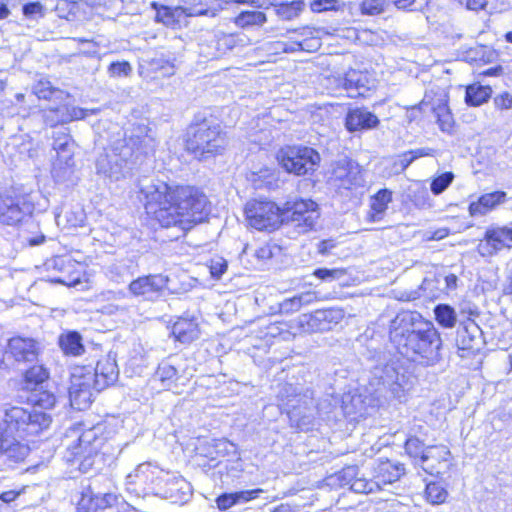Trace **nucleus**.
<instances>
[{"mask_svg":"<svg viewBox=\"0 0 512 512\" xmlns=\"http://www.w3.org/2000/svg\"><path fill=\"white\" fill-rule=\"evenodd\" d=\"M276 251H279L278 246L267 243L257 248L254 251V256L259 260H268L274 256Z\"/></svg>","mask_w":512,"mask_h":512,"instance_id":"0e129e2a","label":"nucleus"},{"mask_svg":"<svg viewBox=\"0 0 512 512\" xmlns=\"http://www.w3.org/2000/svg\"><path fill=\"white\" fill-rule=\"evenodd\" d=\"M51 422V416L37 408L13 406L4 411L0 421V435L18 438L36 436L47 429Z\"/></svg>","mask_w":512,"mask_h":512,"instance_id":"0eeeda50","label":"nucleus"},{"mask_svg":"<svg viewBox=\"0 0 512 512\" xmlns=\"http://www.w3.org/2000/svg\"><path fill=\"white\" fill-rule=\"evenodd\" d=\"M366 358L371 361L367 388L369 393L379 405L383 403L382 399L394 398L401 401L405 396V375L400 371L399 361L374 346H368Z\"/></svg>","mask_w":512,"mask_h":512,"instance_id":"20e7f679","label":"nucleus"},{"mask_svg":"<svg viewBox=\"0 0 512 512\" xmlns=\"http://www.w3.org/2000/svg\"><path fill=\"white\" fill-rule=\"evenodd\" d=\"M245 215L248 224L259 231L271 232L283 223V209L272 201H249L245 206Z\"/></svg>","mask_w":512,"mask_h":512,"instance_id":"1a4fd4ad","label":"nucleus"},{"mask_svg":"<svg viewBox=\"0 0 512 512\" xmlns=\"http://www.w3.org/2000/svg\"><path fill=\"white\" fill-rule=\"evenodd\" d=\"M109 271L111 274H116V276L119 278L117 279V281H119L120 279L124 281L125 277H131L134 274L133 272L129 271V266L124 263H117L111 265Z\"/></svg>","mask_w":512,"mask_h":512,"instance_id":"774afa93","label":"nucleus"},{"mask_svg":"<svg viewBox=\"0 0 512 512\" xmlns=\"http://www.w3.org/2000/svg\"><path fill=\"white\" fill-rule=\"evenodd\" d=\"M435 150L429 147L417 148L399 155L392 163L391 171L394 174L404 172L416 159L425 156H434Z\"/></svg>","mask_w":512,"mask_h":512,"instance_id":"473e14b6","label":"nucleus"},{"mask_svg":"<svg viewBox=\"0 0 512 512\" xmlns=\"http://www.w3.org/2000/svg\"><path fill=\"white\" fill-rule=\"evenodd\" d=\"M216 53L215 57H220L234 49L239 43H243V39L237 34L217 33L214 37Z\"/></svg>","mask_w":512,"mask_h":512,"instance_id":"e433bc0d","label":"nucleus"},{"mask_svg":"<svg viewBox=\"0 0 512 512\" xmlns=\"http://www.w3.org/2000/svg\"><path fill=\"white\" fill-rule=\"evenodd\" d=\"M345 3L341 0H312L310 9L315 13L343 10Z\"/></svg>","mask_w":512,"mask_h":512,"instance_id":"8fccbe9b","label":"nucleus"},{"mask_svg":"<svg viewBox=\"0 0 512 512\" xmlns=\"http://www.w3.org/2000/svg\"><path fill=\"white\" fill-rule=\"evenodd\" d=\"M17 437L2 436V462H19L28 454V447L21 444Z\"/></svg>","mask_w":512,"mask_h":512,"instance_id":"2f4dec72","label":"nucleus"},{"mask_svg":"<svg viewBox=\"0 0 512 512\" xmlns=\"http://www.w3.org/2000/svg\"><path fill=\"white\" fill-rule=\"evenodd\" d=\"M95 503H97L98 510L112 507L118 501V496L114 493H105L103 495H94Z\"/></svg>","mask_w":512,"mask_h":512,"instance_id":"e2e57ef3","label":"nucleus"},{"mask_svg":"<svg viewBox=\"0 0 512 512\" xmlns=\"http://www.w3.org/2000/svg\"><path fill=\"white\" fill-rule=\"evenodd\" d=\"M313 275L322 281H332L340 279L345 275L344 269H328L318 268L313 272Z\"/></svg>","mask_w":512,"mask_h":512,"instance_id":"5fc2aeb1","label":"nucleus"},{"mask_svg":"<svg viewBox=\"0 0 512 512\" xmlns=\"http://www.w3.org/2000/svg\"><path fill=\"white\" fill-rule=\"evenodd\" d=\"M359 474V468L357 465H349L344 467L342 470L337 473L329 476L327 478V484L330 486L338 485L340 487H344L347 485H351L353 480Z\"/></svg>","mask_w":512,"mask_h":512,"instance_id":"a19ab883","label":"nucleus"},{"mask_svg":"<svg viewBox=\"0 0 512 512\" xmlns=\"http://www.w3.org/2000/svg\"><path fill=\"white\" fill-rule=\"evenodd\" d=\"M379 124V118L366 107L350 108L345 116V127L352 133L371 130Z\"/></svg>","mask_w":512,"mask_h":512,"instance_id":"6ab92c4d","label":"nucleus"},{"mask_svg":"<svg viewBox=\"0 0 512 512\" xmlns=\"http://www.w3.org/2000/svg\"><path fill=\"white\" fill-rule=\"evenodd\" d=\"M319 217L318 205L311 199L287 202L283 208V222L293 224L299 234L313 230Z\"/></svg>","mask_w":512,"mask_h":512,"instance_id":"9d476101","label":"nucleus"},{"mask_svg":"<svg viewBox=\"0 0 512 512\" xmlns=\"http://www.w3.org/2000/svg\"><path fill=\"white\" fill-rule=\"evenodd\" d=\"M170 279L164 274H149L132 280L128 285L129 292L135 297L146 301H155L168 288Z\"/></svg>","mask_w":512,"mask_h":512,"instance_id":"4468645a","label":"nucleus"},{"mask_svg":"<svg viewBox=\"0 0 512 512\" xmlns=\"http://www.w3.org/2000/svg\"><path fill=\"white\" fill-rule=\"evenodd\" d=\"M511 247L512 227H493L486 230L477 245V251L482 257H491L502 249Z\"/></svg>","mask_w":512,"mask_h":512,"instance_id":"2eb2a0df","label":"nucleus"},{"mask_svg":"<svg viewBox=\"0 0 512 512\" xmlns=\"http://www.w3.org/2000/svg\"><path fill=\"white\" fill-rule=\"evenodd\" d=\"M276 159L287 173L296 176L313 174L321 162L319 152L306 145L284 146L277 152Z\"/></svg>","mask_w":512,"mask_h":512,"instance_id":"6e6552de","label":"nucleus"},{"mask_svg":"<svg viewBox=\"0 0 512 512\" xmlns=\"http://www.w3.org/2000/svg\"><path fill=\"white\" fill-rule=\"evenodd\" d=\"M492 89L490 86L472 84L467 86L465 92V102L468 106H480L491 98Z\"/></svg>","mask_w":512,"mask_h":512,"instance_id":"72a5a7b5","label":"nucleus"},{"mask_svg":"<svg viewBox=\"0 0 512 512\" xmlns=\"http://www.w3.org/2000/svg\"><path fill=\"white\" fill-rule=\"evenodd\" d=\"M329 181L338 190L357 189L365 183L361 167L350 159H342L335 164Z\"/></svg>","mask_w":512,"mask_h":512,"instance_id":"ddd939ff","label":"nucleus"},{"mask_svg":"<svg viewBox=\"0 0 512 512\" xmlns=\"http://www.w3.org/2000/svg\"><path fill=\"white\" fill-rule=\"evenodd\" d=\"M455 176L452 172H444L432 179L430 189L434 195L443 193L453 182Z\"/></svg>","mask_w":512,"mask_h":512,"instance_id":"3c124183","label":"nucleus"},{"mask_svg":"<svg viewBox=\"0 0 512 512\" xmlns=\"http://www.w3.org/2000/svg\"><path fill=\"white\" fill-rule=\"evenodd\" d=\"M49 373L43 365H34L24 374L23 388L26 390H36L41 387L43 382L47 380Z\"/></svg>","mask_w":512,"mask_h":512,"instance_id":"f704fd0d","label":"nucleus"},{"mask_svg":"<svg viewBox=\"0 0 512 512\" xmlns=\"http://www.w3.org/2000/svg\"><path fill=\"white\" fill-rule=\"evenodd\" d=\"M156 376L163 383L166 381H172L177 376V369L170 364L163 363V364L159 365V367L156 371Z\"/></svg>","mask_w":512,"mask_h":512,"instance_id":"4d7b16f0","label":"nucleus"},{"mask_svg":"<svg viewBox=\"0 0 512 512\" xmlns=\"http://www.w3.org/2000/svg\"><path fill=\"white\" fill-rule=\"evenodd\" d=\"M367 75L361 71L349 70L343 79V88L350 97L363 96L368 90Z\"/></svg>","mask_w":512,"mask_h":512,"instance_id":"c756f323","label":"nucleus"},{"mask_svg":"<svg viewBox=\"0 0 512 512\" xmlns=\"http://www.w3.org/2000/svg\"><path fill=\"white\" fill-rule=\"evenodd\" d=\"M422 457L421 468L428 474L434 475L439 474L440 471L437 469L435 462L441 464L447 462L450 457L449 449L444 445H432L427 446L425 454Z\"/></svg>","mask_w":512,"mask_h":512,"instance_id":"bb28decb","label":"nucleus"},{"mask_svg":"<svg viewBox=\"0 0 512 512\" xmlns=\"http://www.w3.org/2000/svg\"><path fill=\"white\" fill-rule=\"evenodd\" d=\"M425 494L428 502L433 505L444 503L448 496L446 489L436 482H431L426 485Z\"/></svg>","mask_w":512,"mask_h":512,"instance_id":"09e8293b","label":"nucleus"},{"mask_svg":"<svg viewBox=\"0 0 512 512\" xmlns=\"http://www.w3.org/2000/svg\"><path fill=\"white\" fill-rule=\"evenodd\" d=\"M404 448L407 455L414 459L415 466L421 467L422 457L427 448L424 442L418 437L411 436L406 440Z\"/></svg>","mask_w":512,"mask_h":512,"instance_id":"a18cd8bd","label":"nucleus"},{"mask_svg":"<svg viewBox=\"0 0 512 512\" xmlns=\"http://www.w3.org/2000/svg\"><path fill=\"white\" fill-rule=\"evenodd\" d=\"M163 473L150 463L139 464L136 469L127 475V489L134 492L152 493L153 486L159 483Z\"/></svg>","mask_w":512,"mask_h":512,"instance_id":"f3484780","label":"nucleus"},{"mask_svg":"<svg viewBox=\"0 0 512 512\" xmlns=\"http://www.w3.org/2000/svg\"><path fill=\"white\" fill-rule=\"evenodd\" d=\"M404 474V464L392 462L388 459H378L377 464L374 467L373 479L377 484L378 490H381L383 485L392 484L398 481Z\"/></svg>","mask_w":512,"mask_h":512,"instance_id":"4be33fe9","label":"nucleus"},{"mask_svg":"<svg viewBox=\"0 0 512 512\" xmlns=\"http://www.w3.org/2000/svg\"><path fill=\"white\" fill-rule=\"evenodd\" d=\"M277 398L293 426L301 431L312 427L317 408L313 390L284 383L279 387Z\"/></svg>","mask_w":512,"mask_h":512,"instance_id":"423d86ee","label":"nucleus"},{"mask_svg":"<svg viewBox=\"0 0 512 512\" xmlns=\"http://www.w3.org/2000/svg\"><path fill=\"white\" fill-rule=\"evenodd\" d=\"M152 7L157 11L156 21L161 22L168 27L174 28L176 26L178 23L176 19V13H178L180 8L172 10L168 6L158 5L155 2L152 3Z\"/></svg>","mask_w":512,"mask_h":512,"instance_id":"de8ad7c7","label":"nucleus"},{"mask_svg":"<svg viewBox=\"0 0 512 512\" xmlns=\"http://www.w3.org/2000/svg\"><path fill=\"white\" fill-rule=\"evenodd\" d=\"M95 501L94 495L82 493V497L77 504V512H97L98 507Z\"/></svg>","mask_w":512,"mask_h":512,"instance_id":"6e6d98bb","label":"nucleus"},{"mask_svg":"<svg viewBox=\"0 0 512 512\" xmlns=\"http://www.w3.org/2000/svg\"><path fill=\"white\" fill-rule=\"evenodd\" d=\"M385 0H363L360 5L361 13L364 15H378L385 10Z\"/></svg>","mask_w":512,"mask_h":512,"instance_id":"864d4df0","label":"nucleus"},{"mask_svg":"<svg viewBox=\"0 0 512 512\" xmlns=\"http://www.w3.org/2000/svg\"><path fill=\"white\" fill-rule=\"evenodd\" d=\"M138 193L147 213L162 227L186 232L208 214V198L194 186L169 185L158 179L143 178L138 182Z\"/></svg>","mask_w":512,"mask_h":512,"instance_id":"f257e3e1","label":"nucleus"},{"mask_svg":"<svg viewBox=\"0 0 512 512\" xmlns=\"http://www.w3.org/2000/svg\"><path fill=\"white\" fill-rule=\"evenodd\" d=\"M17 198L0 193V224L15 225L26 215Z\"/></svg>","mask_w":512,"mask_h":512,"instance_id":"b1692460","label":"nucleus"},{"mask_svg":"<svg viewBox=\"0 0 512 512\" xmlns=\"http://www.w3.org/2000/svg\"><path fill=\"white\" fill-rule=\"evenodd\" d=\"M312 299L311 293H304L285 299L279 304V312L286 315L293 314L299 311L303 305L310 303Z\"/></svg>","mask_w":512,"mask_h":512,"instance_id":"79ce46f5","label":"nucleus"},{"mask_svg":"<svg viewBox=\"0 0 512 512\" xmlns=\"http://www.w3.org/2000/svg\"><path fill=\"white\" fill-rule=\"evenodd\" d=\"M82 336L77 331H68L58 337V344L63 353L67 356H81L85 353V346Z\"/></svg>","mask_w":512,"mask_h":512,"instance_id":"7c9ffc66","label":"nucleus"},{"mask_svg":"<svg viewBox=\"0 0 512 512\" xmlns=\"http://www.w3.org/2000/svg\"><path fill=\"white\" fill-rule=\"evenodd\" d=\"M389 339L399 354L422 366H434L442 360L440 333L418 313H398L390 321Z\"/></svg>","mask_w":512,"mask_h":512,"instance_id":"f03ea898","label":"nucleus"},{"mask_svg":"<svg viewBox=\"0 0 512 512\" xmlns=\"http://www.w3.org/2000/svg\"><path fill=\"white\" fill-rule=\"evenodd\" d=\"M171 333L177 341L189 344L199 338L200 330L195 318L179 317L172 325Z\"/></svg>","mask_w":512,"mask_h":512,"instance_id":"393cba45","label":"nucleus"},{"mask_svg":"<svg viewBox=\"0 0 512 512\" xmlns=\"http://www.w3.org/2000/svg\"><path fill=\"white\" fill-rule=\"evenodd\" d=\"M267 22V16L261 11H242L236 16L234 23L236 26L247 29L249 27H261Z\"/></svg>","mask_w":512,"mask_h":512,"instance_id":"58836bf2","label":"nucleus"},{"mask_svg":"<svg viewBox=\"0 0 512 512\" xmlns=\"http://www.w3.org/2000/svg\"><path fill=\"white\" fill-rule=\"evenodd\" d=\"M467 321L461 322L456 333V346L459 350H472L474 349L475 342L481 334L480 327L471 319V317L478 316L476 309L469 308Z\"/></svg>","mask_w":512,"mask_h":512,"instance_id":"412c9836","label":"nucleus"},{"mask_svg":"<svg viewBox=\"0 0 512 512\" xmlns=\"http://www.w3.org/2000/svg\"><path fill=\"white\" fill-rule=\"evenodd\" d=\"M72 407L77 410H85L93 401L96 389L92 370L86 367H76L71 373L68 389Z\"/></svg>","mask_w":512,"mask_h":512,"instance_id":"f8f14e48","label":"nucleus"},{"mask_svg":"<svg viewBox=\"0 0 512 512\" xmlns=\"http://www.w3.org/2000/svg\"><path fill=\"white\" fill-rule=\"evenodd\" d=\"M437 123L441 131L451 134L454 125V119L447 103L442 102L433 108Z\"/></svg>","mask_w":512,"mask_h":512,"instance_id":"c03bdc74","label":"nucleus"},{"mask_svg":"<svg viewBox=\"0 0 512 512\" xmlns=\"http://www.w3.org/2000/svg\"><path fill=\"white\" fill-rule=\"evenodd\" d=\"M102 432L100 425L94 426L84 431L78 437V443L69 448L73 457L71 460L78 463L79 469L87 472L94 465V457L104 444V438L99 434Z\"/></svg>","mask_w":512,"mask_h":512,"instance_id":"9b49d317","label":"nucleus"},{"mask_svg":"<svg viewBox=\"0 0 512 512\" xmlns=\"http://www.w3.org/2000/svg\"><path fill=\"white\" fill-rule=\"evenodd\" d=\"M30 401L34 403L33 408L51 409L56 403V397L53 393L43 390L42 386L31 390Z\"/></svg>","mask_w":512,"mask_h":512,"instance_id":"49530a36","label":"nucleus"},{"mask_svg":"<svg viewBox=\"0 0 512 512\" xmlns=\"http://www.w3.org/2000/svg\"><path fill=\"white\" fill-rule=\"evenodd\" d=\"M85 115V111L82 108L62 104L54 108L45 109L43 119L46 125L54 127L58 124H65L73 120L83 119Z\"/></svg>","mask_w":512,"mask_h":512,"instance_id":"5701e85b","label":"nucleus"},{"mask_svg":"<svg viewBox=\"0 0 512 512\" xmlns=\"http://www.w3.org/2000/svg\"><path fill=\"white\" fill-rule=\"evenodd\" d=\"M318 44H319L318 40H315V39H313L309 42L308 41H304V42L295 41L290 44H285L283 51L286 53H292V52H297V51H309L311 48L315 47Z\"/></svg>","mask_w":512,"mask_h":512,"instance_id":"13d9d810","label":"nucleus"},{"mask_svg":"<svg viewBox=\"0 0 512 512\" xmlns=\"http://www.w3.org/2000/svg\"><path fill=\"white\" fill-rule=\"evenodd\" d=\"M507 194L504 191H495L486 193L479 197L475 202L469 205V213L471 216H483L494 209L499 204L506 201Z\"/></svg>","mask_w":512,"mask_h":512,"instance_id":"a878e982","label":"nucleus"},{"mask_svg":"<svg viewBox=\"0 0 512 512\" xmlns=\"http://www.w3.org/2000/svg\"><path fill=\"white\" fill-rule=\"evenodd\" d=\"M392 201V191L389 189H381L371 197V210L373 221L381 219L382 214L387 210L388 204Z\"/></svg>","mask_w":512,"mask_h":512,"instance_id":"c9c22d12","label":"nucleus"},{"mask_svg":"<svg viewBox=\"0 0 512 512\" xmlns=\"http://www.w3.org/2000/svg\"><path fill=\"white\" fill-rule=\"evenodd\" d=\"M262 492V489H253L233 493H222L216 498L215 502L219 510L226 511L235 505L244 504L257 498Z\"/></svg>","mask_w":512,"mask_h":512,"instance_id":"cd10ccee","label":"nucleus"},{"mask_svg":"<svg viewBox=\"0 0 512 512\" xmlns=\"http://www.w3.org/2000/svg\"><path fill=\"white\" fill-rule=\"evenodd\" d=\"M301 326H306L308 332H324L330 330V325L324 323V314L316 310L311 314H303L300 317Z\"/></svg>","mask_w":512,"mask_h":512,"instance_id":"ea45409f","label":"nucleus"},{"mask_svg":"<svg viewBox=\"0 0 512 512\" xmlns=\"http://www.w3.org/2000/svg\"><path fill=\"white\" fill-rule=\"evenodd\" d=\"M22 12L27 18L43 17L44 7L40 2H29L23 5Z\"/></svg>","mask_w":512,"mask_h":512,"instance_id":"680f3d73","label":"nucleus"},{"mask_svg":"<svg viewBox=\"0 0 512 512\" xmlns=\"http://www.w3.org/2000/svg\"><path fill=\"white\" fill-rule=\"evenodd\" d=\"M496 110L504 111L512 109V95L509 92H502L493 98Z\"/></svg>","mask_w":512,"mask_h":512,"instance_id":"052dcab7","label":"nucleus"},{"mask_svg":"<svg viewBox=\"0 0 512 512\" xmlns=\"http://www.w3.org/2000/svg\"><path fill=\"white\" fill-rule=\"evenodd\" d=\"M132 67L126 62H112L108 67V72L111 76L120 77L127 76L131 73Z\"/></svg>","mask_w":512,"mask_h":512,"instance_id":"bf43d9fd","label":"nucleus"},{"mask_svg":"<svg viewBox=\"0 0 512 512\" xmlns=\"http://www.w3.org/2000/svg\"><path fill=\"white\" fill-rule=\"evenodd\" d=\"M92 375L95 379L96 389L102 391L113 385L119 377V369L115 357L107 355L98 360Z\"/></svg>","mask_w":512,"mask_h":512,"instance_id":"aec40b11","label":"nucleus"},{"mask_svg":"<svg viewBox=\"0 0 512 512\" xmlns=\"http://www.w3.org/2000/svg\"><path fill=\"white\" fill-rule=\"evenodd\" d=\"M53 149L57 152L60 161H63L66 165H69V161L72 157V149L74 147V141L70 136L68 129L61 127L56 131H53Z\"/></svg>","mask_w":512,"mask_h":512,"instance_id":"c85d7f7f","label":"nucleus"},{"mask_svg":"<svg viewBox=\"0 0 512 512\" xmlns=\"http://www.w3.org/2000/svg\"><path fill=\"white\" fill-rule=\"evenodd\" d=\"M40 352V343L31 337L14 336L5 348V354L18 363L36 362Z\"/></svg>","mask_w":512,"mask_h":512,"instance_id":"dca6fc26","label":"nucleus"},{"mask_svg":"<svg viewBox=\"0 0 512 512\" xmlns=\"http://www.w3.org/2000/svg\"><path fill=\"white\" fill-rule=\"evenodd\" d=\"M148 132L146 125H134L129 134L125 133L122 139L114 141L110 148L98 155L95 162L97 174L111 181L124 178L138 158L151 147L153 139Z\"/></svg>","mask_w":512,"mask_h":512,"instance_id":"7ed1b4c3","label":"nucleus"},{"mask_svg":"<svg viewBox=\"0 0 512 512\" xmlns=\"http://www.w3.org/2000/svg\"><path fill=\"white\" fill-rule=\"evenodd\" d=\"M321 312L324 314V323L330 325L337 324L344 317L342 310L339 309H323Z\"/></svg>","mask_w":512,"mask_h":512,"instance_id":"69168bd1","label":"nucleus"},{"mask_svg":"<svg viewBox=\"0 0 512 512\" xmlns=\"http://www.w3.org/2000/svg\"><path fill=\"white\" fill-rule=\"evenodd\" d=\"M226 270L227 262L224 259L218 258L211 261L210 273L213 278L220 279Z\"/></svg>","mask_w":512,"mask_h":512,"instance_id":"338daca9","label":"nucleus"},{"mask_svg":"<svg viewBox=\"0 0 512 512\" xmlns=\"http://www.w3.org/2000/svg\"><path fill=\"white\" fill-rule=\"evenodd\" d=\"M350 489L355 493H373L378 491L377 484L373 480H367L363 477L356 476L351 485Z\"/></svg>","mask_w":512,"mask_h":512,"instance_id":"603ef678","label":"nucleus"},{"mask_svg":"<svg viewBox=\"0 0 512 512\" xmlns=\"http://www.w3.org/2000/svg\"><path fill=\"white\" fill-rule=\"evenodd\" d=\"M190 494V485L182 477L163 474L159 483L153 486V495L171 500L172 502L186 501Z\"/></svg>","mask_w":512,"mask_h":512,"instance_id":"a211bd4d","label":"nucleus"},{"mask_svg":"<svg viewBox=\"0 0 512 512\" xmlns=\"http://www.w3.org/2000/svg\"><path fill=\"white\" fill-rule=\"evenodd\" d=\"M304 2L302 0H294L289 3L274 4L276 15L284 21H291L300 16L304 10Z\"/></svg>","mask_w":512,"mask_h":512,"instance_id":"4c0bfd02","label":"nucleus"},{"mask_svg":"<svg viewBox=\"0 0 512 512\" xmlns=\"http://www.w3.org/2000/svg\"><path fill=\"white\" fill-rule=\"evenodd\" d=\"M435 319L444 328H452L457 321V315L453 307L448 304H438L434 308Z\"/></svg>","mask_w":512,"mask_h":512,"instance_id":"37998d69","label":"nucleus"},{"mask_svg":"<svg viewBox=\"0 0 512 512\" xmlns=\"http://www.w3.org/2000/svg\"><path fill=\"white\" fill-rule=\"evenodd\" d=\"M226 147V136L221 125L212 116L197 114L186 133V149L199 160L221 154Z\"/></svg>","mask_w":512,"mask_h":512,"instance_id":"39448f33","label":"nucleus"}]
</instances>
